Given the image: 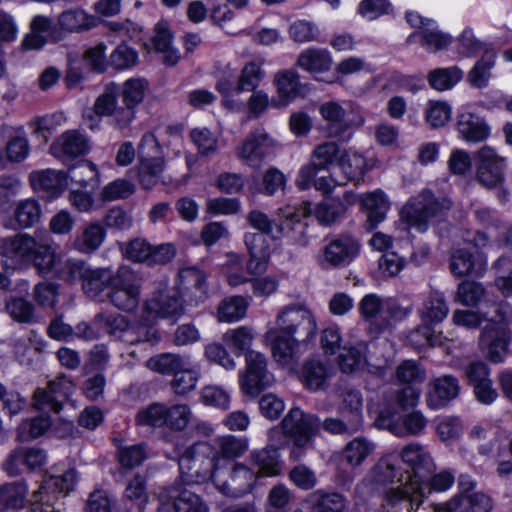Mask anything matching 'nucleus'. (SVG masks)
Wrapping results in <instances>:
<instances>
[{
  "label": "nucleus",
  "instance_id": "59",
  "mask_svg": "<svg viewBox=\"0 0 512 512\" xmlns=\"http://www.w3.org/2000/svg\"><path fill=\"white\" fill-rule=\"evenodd\" d=\"M278 95L280 97V106H286L293 99L299 90L298 74L292 70L281 72L276 77Z\"/></svg>",
  "mask_w": 512,
  "mask_h": 512
},
{
  "label": "nucleus",
  "instance_id": "24",
  "mask_svg": "<svg viewBox=\"0 0 512 512\" xmlns=\"http://www.w3.org/2000/svg\"><path fill=\"white\" fill-rule=\"evenodd\" d=\"M38 235L36 234L34 237L27 233H21L15 236L0 238V255L13 262H30Z\"/></svg>",
  "mask_w": 512,
  "mask_h": 512
},
{
  "label": "nucleus",
  "instance_id": "7",
  "mask_svg": "<svg viewBox=\"0 0 512 512\" xmlns=\"http://www.w3.org/2000/svg\"><path fill=\"white\" fill-rule=\"evenodd\" d=\"M450 207L451 203L449 200H439L431 191L425 190L412 198L403 207L401 214L410 227L415 228L419 232H425L430 222L440 217Z\"/></svg>",
  "mask_w": 512,
  "mask_h": 512
},
{
  "label": "nucleus",
  "instance_id": "15",
  "mask_svg": "<svg viewBox=\"0 0 512 512\" xmlns=\"http://www.w3.org/2000/svg\"><path fill=\"white\" fill-rule=\"evenodd\" d=\"M510 307L504 303H498L493 299H485L477 311L456 310L453 314L455 324L467 328H477L482 321L489 323L508 321Z\"/></svg>",
  "mask_w": 512,
  "mask_h": 512
},
{
  "label": "nucleus",
  "instance_id": "30",
  "mask_svg": "<svg viewBox=\"0 0 512 512\" xmlns=\"http://www.w3.org/2000/svg\"><path fill=\"white\" fill-rule=\"evenodd\" d=\"M431 505L436 512H489L492 509V500L482 492H475L466 497L456 496L443 504Z\"/></svg>",
  "mask_w": 512,
  "mask_h": 512
},
{
  "label": "nucleus",
  "instance_id": "58",
  "mask_svg": "<svg viewBox=\"0 0 512 512\" xmlns=\"http://www.w3.org/2000/svg\"><path fill=\"white\" fill-rule=\"evenodd\" d=\"M313 497L315 512H344L347 507V499L340 493H324L318 490Z\"/></svg>",
  "mask_w": 512,
  "mask_h": 512
},
{
  "label": "nucleus",
  "instance_id": "34",
  "mask_svg": "<svg viewBox=\"0 0 512 512\" xmlns=\"http://www.w3.org/2000/svg\"><path fill=\"white\" fill-rule=\"evenodd\" d=\"M119 84L110 82L105 85L103 92L97 97L94 103V112L98 115H103L111 118V124L119 130L125 129L130 124H120L116 114L121 109L117 104L119 97Z\"/></svg>",
  "mask_w": 512,
  "mask_h": 512
},
{
  "label": "nucleus",
  "instance_id": "4",
  "mask_svg": "<svg viewBox=\"0 0 512 512\" xmlns=\"http://www.w3.org/2000/svg\"><path fill=\"white\" fill-rule=\"evenodd\" d=\"M187 306L177 289L159 283L144 301L141 318L147 323L167 320L173 325L184 315Z\"/></svg>",
  "mask_w": 512,
  "mask_h": 512
},
{
  "label": "nucleus",
  "instance_id": "43",
  "mask_svg": "<svg viewBox=\"0 0 512 512\" xmlns=\"http://www.w3.org/2000/svg\"><path fill=\"white\" fill-rule=\"evenodd\" d=\"M297 65L311 73H322L330 70L332 57L326 49L308 48L299 54Z\"/></svg>",
  "mask_w": 512,
  "mask_h": 512
},
{
  "label": "nucleus",
  "instance_id": "53",
  "mask_svg": "<svg viewBox=\"0 0 512 512\" xmlns=\"http://www.w3.org/2000/svg\"><path fill=\"white\" fill-rule=\"evenodd\" d=\"M248 308V301L243 296H232L225 298L219 304L217 310L220 322H236L245 317Z\"/></svg>",
  "mask_w": 512,
  "mask_h": 512
},
{
  "label": "nucleus",
  "instance_id": "62",
  "mask_svg": "<svg viewBox=\"0 0 512 512\" xmlns=\"http://www.w3.org/2000/svg\"><path fill=\"white\" fill-rule=\"evenodd\" d=\"M476 261L473 254L466 248L455 249L450 259L451 272L458 277L472 274L476 271Z\"/></svg>",
  "mask_w": 512,
  "mask_h": 512
},
{
  "label": "nucleus",
  "instance_id": "37",
  "mask_svg": "<svg viewBox=\"0 0 512 512\" xmlns=\"http://www.w3.org/2000/svg\"><path fill=\"white\" fill-rule=\"evenodd\" d=\"M105 236L106 231L104 227L98 222H92L85 225L75 235L72 246L81 253L91 254L102 245Z\"/></svg>",
  "mask_w": 512,
  "mask_h": 512
},
{
  "label": "nucleus",
  "instance_id": "49",
  "mask_svg": "<svg viewBox=\"0 0 512 512\" xmlns=\"http://www.w3.org/2000/svg\"><path fill=\"white\" fill-rule=\"evenodd\" d=\"M496 53L492 49H486L480 60L469 71L467 79L471 86L484 88L488 85L490 70L495 64Z\"/></svg>",
  "mask_w": 512,
  "mask_h": 512
},
{
  "label": "nucleus",
  "instance_id": "35",
  "mask_svg": "<svg viewBox=\"0 0 512 512\" xmlns=\"http://www.w3.org/2000/svg\"><path fill=\"white\" fill-rule=\"evenodd\" d=\"M99 19L82 9H69L58 16L59 31L63 37L66 33H80L96 27Z\"/></svg>",
  "mask_w": 512,
  "mask_h": 512
},
{
  "label": "nucleus",
  "instance_id": "48",
  "mask_svg": "<svg viewBox=\"0 0 512 512\" xmlns=\"http://www.w3.org/2000/svg\"><path fill=\"white\" fill-rule=\"evenodd\" d=\"M463 78V71L457 66L436 68L427 75L429 85L437 91L453 88Z\"/></svg>",
  "mask_w": 512,
  "mask_h": 512
},
{
  "label": "nucleus",
  "instance_id": "2",
  "mask_svg": "<svg viewBox=\"0 0 512 512\" xmlns=\"http://www.w3.org/2000/svg\"><path fill=\"white\" fill-rule=\"evenodd\" d=\"M361 317L368 323L372 333L379 334L393 326L395 322L408 317L413 304L405 303L395 298H383L371 293L365 295L358 304Z\"/></svg>",
  "mask_w": 512,
  "mask_h": 512
},
{
  "label": "nucleus",
  "instance_id": "50",
  "mask_svg": "<svg viewBox=\"0 0 512 512\" xmlns=\"http://www.w3.org/2000/svg\"><path fill=\"white\" fill-rule=\"evenodd\" d=\"M255 338L254 330L248 326H239L235 329H229L223 334V341L234 350L237 356L247 353Z\"/></svg>",
  "mask_w": 512,
  "mask_h": 512
},
{
  "label": "nucleus",
  "instance_id": "39",
  "mask_svg": "<svg viewBox=\"0 0 512 512\" xmlns=\"http://www.w3.org/2000/svg\"><path fill=\"white\" fill-rule=\"evenodd\" d=\"M449 307L443 294L431 292L422 302L418 309L419 316L423 323L428 325L442 322L448 315Z\"/></svg>",
  "mask_w": 512,
  "mask_h": 512
},
{
  "label": "nucleus",
  "instance_id": "17",
  "mask_svg": "<svg viewBox=\"0 0 512 512\" xmlns=\"http://www.w3.org/2000/svg\"><path fill=\"white\" fill-rule=\"evenodd\" d=\"M73 388V383L67 377L60 376L50 381L46 388H38L34 392L33 405L37 410L59 413Z\"/></svg>",
  "mask_w": 512,
  "mask_h": 512
},
{
  "label": "nucleus",
  "instance_id": "16",
  "mask_svg": "<svg viewBox=\"0 0 512 512\" xmlns=\"http://www.w3.org/2000/svg\"><path fill=\"white\" fill-rule=\"evenodd\" d=\"M507 322L488 323L480 334L479 346L493 363L503 362L508 353L511 333Z\"/></svg>",
  "mask_w": 512,
  "mask_h": 512
},
{
  "label": "nucleus",
  "instance_id": "3",
  "mask_svg": "<svg viewBox=\"0 0 512 512\" xmlns=\"http://www.w3.org/2000/svg\"><path fill=\"white\" fill-rule=\"evenodd\" d=\"M181 481L185 485L212 480L218 484L222 472L217 466V452L208 442H197L185 449L179 458Z\"/></svg>",
  "mask_w": 512,
  "mask_h": 512
},
{
  "label": "nucleus",
  "instance_id": "36",
  "mask_svg": "<svg viewBox=\"0 0 512 512\" xmlns=\"http://www.w3.org/2000/svg\"><path fill=\"white\" fill-rule=\"evenodd\" d=\"M360 205L367 213L368 229H373L382 222L389 209V202L381 190L361 194Z\"/></svg>",
  "mask_w": 512,
  "mask_h": 512
},
{
  "label": "nucleus",
  "instance_id": "1",
  "mask_svg": "<svg viewBox=\"0 0 512 512\" xmlns=\"http://www.w3.org/2000/svg\"><path fill=\"white\" fill-rule=\"evenodd\" d=\"M263 60H252L247 62L234 82L235 70L230 63H216L217 81L215 88L221 94L222 105L230 110H241L244 102L239 98L242 92L257 90L265 77L262 69Z\"/></svg>",
  "mask_w": 512,
  "mask_h": 512
},
{
  "label": "nucleus",
  "instance_id": "29",
  "mask_svg": "<svg viewBox=\"0 0 512 512\" xmlns=\"http://www.w3.org/2000/svg\"><path fill=\"white\" fill-rule=\"evenodd\" d=\"M333 376V368L318 358H310L303 364L300 380L311 392L324 391L329 387Z\"/></svg>",
  "mask_w": 512,
  "mask_h": 512
},
{
  "label": "nucleus",
  "instance_id": "27",
  "mask_svg": "<svg viewBox=\"0 0 512 512\" xmlns=\"http://www.w3.org/2000/svg\"><path fill=\"white\" fill-rule=\"evenodd\" d=\"M90 149L89 141L77 130H68L60 135L50 146L53 156L62 161L72 160L86 154Z\"/></svg>",
  "mask_w": 512,
  "mask_h": 512
},
{
  "label": "nucleus",
  "instance_id": "31",
  "mask_svg": "<svg viewBox=\"0 0 512 512\" xmlns=\"http://www.w3.org/2000/svg\"><path fill=\"white\" fill-rule=\"evenodd\" d=\"M359 244L350 236L331 241L324 249V261L333 267L348 265L358 254Z\"/></svg>",
  "mask_w": 512,
  "mask_h": 512
},
{
  "label": "nucleus",
  "instance_id": "12",
  "mask_svg": "<svg viewBox=\"0 0 512 512\" xmlns=\"http://www.w3.org/2000/svg\"><path fill=\"white\" fill-rule=\"evenodd\" d=\"M283 433L299 446H308L320 431L321 419L305 413L298 407L291 408L281 421Z\"/></svg>",
  "mask_w": 512,
  "mask_h": 512
},
{
  "label": "nucleus",
  "instance_id": "10",
  "mask_svg": "<svg viewBox=\"0 0 512 512\" xmlns=\"http://www.w3.org/2000/svg\"><path fill=\"white\" fill-rule=\"evenodd\" d=\"M245 362V370L239 376L240 388L245 395L256 397L272 385L274 376L267 368L265 355L260 352L248 351Z\"/></svg>",
  "mask_w": 512,
  "mask_h": 512
},
{
  "label": "nucleus",
  "instance_id": "42",
  "mask_svg": "<svg viewBox=\"0 0 512 512\" xmlns=\"http://www.w3.org/2000/svg\"><path fill=\"white\" fill-rule=\"evenodd\" d=\"M338 163L343 173L341 180L344 185L349 181L359 183L362 180L367 167L363 155L348 149L340 155Z\"/></svg>",
  "mask_w": 512,
  "mask_h": 512
},
{
  "label": "nucleus",
  "instance_id": "47",
  "mask_svg": "<svg viewBox=\"0 0 512 512\" xmlns=\"http://www.w3.org/2000/svg\"><path fill=\"white\" fill-rule=\"evenodd\" d=\"M187 366H190L189 357L175 353H161L147 361V367L150 370L168 375H174Z\"/></svg>",
  "mask_w": 512,
  "mask_h": 512
},
{
  "label": "nucleus",
  "instance_id": "55",
  "mask_svg": "<svg viewBox=\"0 0 512 512\" xmlns=\"http://www.w3.org/2000/svg\"><path fill=\"white\" fill-rule=\"evenodd\" d=\"M215 451L225 459H235L242 456L248 450V439L226 435L215 439Z\"/></svg>",
  "mask_w": 512,
  "mask_h": 512
},
{
  "label": "nucleus",
  "instance_id": "57",
  "mask_svg": "<svg viewBox=\"0 0 512 512\" xmlns=\"http://www.w3.org/2000/svg\"><path fill=\"white\" fill-rule=\"evenodd\" d=\"M346 211V205L340 198H327L320 202L315 209V216L322 225H330Z\"/></svg>",
  "mask_w": 512,
  "mask_h": 512
},
{
  "label": "nucleus",
  "instance_id": "6",
  "mask_svg": "<svg viewBox=\"0 0 512 512\" xmlns=\"http://www.w3.org/2000/svg\"><path fill=\"white\" fill-rule=\"evenodd\" d=\"M276 330L295 341L309 342L316 335L317 323L312 311L301 304L284 306L276 317Z\"/></svg>",
  "mask_w": 512,
  "mask_h": 512
},
{
  "label": "nucleus",
  "instance_id": "54",
  "mask_svg": "<svg viewBox=\"0 0 512 512\" xmlns=\"http://www.w3.org/2000/svg\"><path fill=\"white\" fill-rule=\"evenodd\" d=\"M68 177L71 182L81 188L94 190L99 183V173L94 163L82 161L69 169Z\"/></svg>",
  "mask_w": 512,
  "mask_h": 512
},
{
  "label": "nucleus",
  "instance_id": "19",
  "mask_svg": "<svg viewBox=\"0 0 512 512\" xmlns=\"http://www.w3.org/2000/svg\"><path fill=\"white\" fill-rule=\"evenodd\" d=\"M274 140L261 129L251 132L237 149L239 159L250 167H260L273 153Z\"/></svg>",
  "mask_w": 512,
  "mask_h": 512
},
{
  "label": "nucleus",
  "instance_id": "63",
  "mask_svg": "<svg viewBox=\"0 0 512 512\" xmlns=\"http://www.w3.org/2000/svg\"><path fill=\"white\" fill-rule=\"evenodd\" d=\"M146 458L147 450L144 444L125 446L118 450V461L125 469H133L141 465Z\"/></svg>",
  "mask_w": 512,
  "mask_h": 512
},
{
  "label": "nucleus",
  "instance_id": "21",
  "mask_svg": "<svg viewBox=\"0 0 512 512\" xmlns=\"http://www.w3.org/2000/svg\"><path fill=\"white\" fill-rule=\"evenodd\" d=\"M149 83L145 78L133 77L119 85V96L122 100L121 109L118 111L120 124H131L136 116V107L142 103Z\"/></svg>",
  "mask_w": 512,
  "mask_h": 512
},
{
  "label": "nucleus",
  "instance_id": "40",
  "mask_svg": "<svg viewBox=\"0 0 512 512\" xmlns=\"http://www.w3.org/2000/svg\"><path fill=\"white\" fill-rule=\"evenodd\" d=\"M116 273L109 268H90L82 282L83 292L90 298H98L107 288H110Z\"/></svg>",
  "mask_w": 512,
  "mask_h": 512
},
{
  "label": "nucleus",
  "instance_id": "52",
  "mask_svg": "<svg viewBox=\"0 0 512 512\" xmlns=\"http://www.w3.org/2000/svg\"><path fill=\"white\" fill-rule=\"evenodd\" d=\"M13 218L19 228L25 229L35 226L41 219V208L34 199H25L18 202L13 212Z\"/></svg>",
  "mask_w": 512,
  "mask_h": 512
},
{
  "label": "nucleus",
  "instance_id": "41",
  "mask_svg": "<svg viewBox=\"0 0 512 512\" xmlns=\"http://www.w3.org/2000/svg\"><path fill=\"white\" fill-rule=\"evenodd\" d=\"M397 456L385 455L371 469L369 479L376 486H387L397 481H402L397 467Z\"/></svg>",
  "mask_w": 512,
  "mask_h": 512
},
{
  "label": "nucleus",
  "instance_id": "64",
  "mask_svg": "<svg viewBox=\"0 0 512 512\" xmlns=\"http://www.w3.org/2000/svg\"><path fill=\"white\" fill-rule=\"evenodd\" d=\"M173 506L176 512H208V507L195 492L183 489L175 497Z\"/></svg>",
  "mask_w": 512,
  "mask_h": 512
},
{
  "label": "nucleus",
  "instance_id": "22",
  "mask_svg": "<svg viewBox=\"0 0 512 512\" xmlns=\"http://www.w3.org/2000/svg\"><path fill=\"white\" fill-rule=\"evenodd\" d=\"M258 479L259 476L254 469L237 463L230 472V479L221 481V474H219L218 484L215 485L222 494L237 498L249 493Z\"/></svg>",
  "mask_w": 512,
  "mask_h": 512
},
{
  "label": "nucleus",
  "instance_id": "33",
  "mask_svg": "<svg viewBox=\"0 0 512 512\" xmlns=\"http://www.w3.org/2000/svg\"><path fill=\"white\" fill-rule=\"evenodd\" d=\"M249 460L259 478L277 476L281 472L280 454L274 445L253 450Z\"/></svg>",
  "mask_w": 512,
  "mask_h": 512
},
{
  "label": "nucleus",
  "instance_id": "56",
  "mask_svg": "<svg viewBox=\"0 0 512 512\" xmlns=\"http://www.w3.org/2000/svg\"><path fill=\"white\" fill-rule=\"evenodd\" d=\"M89 269L90 267L83 260L67 259L62 261L61 259L52 277L65 282H74L76 280L83 282Z\"/></svg>",
  "mask_w": 512,
  "mask_h": 512
},
{
  "label": "nucleus",
  "instance_id": "28",
  "mask_svg": "<svg viewBox=\"0 0 512 512\" xmlns=\"http://www.w3.org/2000/svg\"><path fill=\"white\" fill-rule=\"evenodd\" d=\"M60 260L61 256L52 238L47 233L38 235L33 257L30 259L37 271L43 276H53Z\"/></svg>",
  "mask_w": 512,
  "mask_h": 512
},
{
  "label": "nucleus",
  "instance_id": "51",
  "mask_svg": "<svg viewBox=\"0 0 512 512\" xmlns=\"http://www.w3.org/2000/svg\"><path fill=\"white\" fill-rule=\"evenodd\" d=\"M164 170V159L159 156L140 158L139 181L143 188L150 189L155 186Z\"/></svg>",
  "mask_w": 512,
  "mask_h": 512
},
{
  "label": "nucleus",
  "instance_id": "14",
  "mask_svg": "<svg viewBox=\"0 0 512 512\" xmlns=\"http://www.w3.org/2000/svg\"><path fill=\"white\" fill-rule=\"evenodd\" d=\"M340 146L334 141L317 145L310 156V162L304 165L297 176L296 185L301 190L311 187L313 178L320 170H328L340 157Z\"/></svg>",
  "mask_w": 512,
  "mask_h": 512
},
{
  "label": "nucleus",
  "instance_id": "8",
  "mask_svg": "<svg viewBox=\"0 0 512 512\" xmlns=\"http://www.w3.org/2000/svg\"><path fill=\"white\" fill-rule=\"evenodd\" d=\"M319 112L331 138H341L349 130L364 124V117L351 102L327 101L320 105Z\"/></svg>",
  "mask_w": 512,
  "mask_h": 512
},
{
  "label": "nucleus",
  "instance_id": "32",
  "mask_svg": "<svg viewBox=\"0 0 512 512\" xmlns=\"http://www.w3.org/2000/svg\"><path fill=\"white\" fill-rule=\"evenodd\" d=\"M266 338L271 341L272 355L277 363L282 366H291L297 362L299 355L297 347L301 341H295L293 337L282 334L276 329H270Z\"/></svg>",
  "mask_w": 512,
  "mask_h": 512
},
{
  "label": "nucleus",
  "instance_id": "9",
  "mask_svg": "<svg viewBox=\"0 0 512 512\" xmlns=\"http://www.w3.org/2000/svg\"><path fill=\"white\" fill-rule=\"evenodd\" d=\"M405 17L407 22L416 29L407 37L408 44L419 42L429 53L446 49L451 44V36L442 32L433 19L422 17L414 11L406 12Z\"/></svg>",
  "mask_w": 512,
  "mask_h": 512
},
{
  "label": "nucleus",
  "instance_id": "18",
  "mask_svg": "<svg viewBox=\"0 0 512 512\" xmlns=\"http://www.w3.org/2000/svg\"><path fill=\"white\" fill-rule=\"evenodd\" d=\"M476 159L479 183L487 188L501 186L505 179V159L498 156L495 149L487 145L477 151Z\"/></svg>",
  "mask_w": 512,
  "mask_h": 512
},
{
  "label": "nucleus",
  "instance_id": "13",
  "mask_svg": "<svg viewBox=\"0 0 512 512\" xmlns=\"http://www.w3.org/2000/svg\"><path fill=\"white\" fill-rule=\"evenodd\" d=\"M141 285L134 274L125 269H119L112 282L108 298L112 305L119 310L132 312L139 305Z\"/></svg>",
  "mask_w": 512,
  "mask_h": 512
},
{
  "label": "nucleus",
  "instance_id": "23",
  "mask_svg": "<svg viewBox=\"0 0 512 512\" xmlns=\"http://www.w3.org/2000/svg\"><path fill=\"white\" fill-rule=\"evenodd\" d=\"M367 351V343L363 341L357 342L355 345L349 347H344L338 358L341 371L344 373H353L367 365L381 373L387 365V360L380 359L377 362H373L372 357L366 355Z\"/></svg>",
  "mask_w": 512,
  "mask_h": 512
},
{
  "label": "nucleus",
  "instance_id": "45",
  "mask_svg": "<svg viewBox=\"0 0 512 512\" xmlns=\"http://www.w3.org/2000/svg\"><path fill=\"white\" fill-rule=\"evenodd\" d=\"M30 180L36 191H42L50 196H56L60 193L64 185L65 176L60 171L46 169L33 172L30 175Z\"/></svg>",
  "mask_w": 512,
  "mask_h": 512
},
{
  "label": "nucleus",
  "instance_id": "44",
  "mask_svg": "<svg viewBox=\"0 0 512 512\" xmlns=\"http://www.w3.org/2000/svg\"><path fill=\"white\" fill-rule=\"evenodd\" d=\"M155 50L162 54L163 62L168 66H174L180 59V55L172 46V34L167 23L159 22L155 26V35L152 39Z\"/></svg>",
  "mask_w": 512,
  "mask_h": 512
},
{
  "label": "nucleus",
  "instance_id": "61",
  "mask_svg": "<svg viewBox=\"0 0 512 512\" xmlns=\"http://www.w3.org/2000/svg\"><path fill=\"white\" fill-rule=\"evenodd\" d=\"M375 449V445L365 438H355L344 450V457L351 466L360 465Z\"/></svg>",
  "mask_w": 512,
  "mask_h": 512
},
{
  "label": "nucleus",
  "instance_id": "46",
  "mask_svg": "<svg viewBox=\"0 0 512 512\" xmlns=\"http://www.w3.org/2000/svg\"><path fill=\"white\" fill-rule=\"evenodd\" d=\"M27 494L28 486L22 481L6 483L0 486V511L23 508Z\"/></svg>",
  "mask_w": 512,
  "mask_h": 512
},
{
  "label": "nucleus",
  "instance_id": "5",
  "mask_svg": "<svg viewBox=\"0 0 512 512\" xmlns=\"http://www.w3.org/2000/svg\"><path fill=\"white\" fill-rule=\"evenodd\" d=\"M76 481L77 473L74 469L46 477L39 490L33 492L34 502L27 512H62L55 504L74 489Z\"/></svg>",
  "mask_w": 512,
  "mask_h": 512
},
{
  "label": "nucleus",
  "instance_id": "38",
  "mask_svg": "<svg viewBox=\"0 0 512 512\" xmlns=\"http://www.w3.org/2000/svg\"><path fill=\"white\" fill-rule=\"evenodd\" d=\"M457 129L467 142H481L490 135V127L484 119L472 113H462L458 116Z\"/></svg>",
  "mask_w": 512,
  "mask_h": 512
},
{
  "label": "nucleus",
  "instance_id": "11",
  "mask_svg": "<svg viewBox=\"0 0 512 512\" xmlns=\"http://www.w3.org/2000/svg\"><path fill=\"white\" fill-rule=\"evenodd\" d=\"M425 497L421 482L415 479L406 480L401 485L385 491L381 507L384 512H400L404 508L412 512L424 503Z\"/></svg>",
  "mask_w": 512,
  "mask_h": 512
},
{
  "label": "nucleus",
  "instance_id": "60",
  "mask_svg": "<svg viewBox=\"0 0 512 512\" xmlns=\"http://www.w3.org/2000/svg\"><path fill=\"white\" fill-rule=\"evenodd\" d=\"M456 299L462 305L475 306L478 303L481 305L485 299L490 298L480 283L466 280L458 285Z\"/></svg>",
  "mask_w": 512,
  "mask_h": 512
},
{
  "label": "nucleus",
  "instance_id": "20",
  "mask_svg": "<svg viewBox=\"0 0 512 512\" xmlns=\"http://www.w3.org/2000/svg\"><path fill=\"white\" fill-rule=\"evenodd\" d=\"M173 288L179 291L186 305L198 306L207 298L205 274L196 267L181 269Z\"/></svg>",
  "mask_w": 512,
  "mask_h": 512
},
{
  "label": "nucleus",
  "instance_id": "26",
  "mask_svg": "<svg viewBox=\"0 0 512 512\" xmlns=\"http://www.w3.org/2000/svg\"><path fill=\"white\" fill-rule=\"evenodd\" d=\"M427 393V405L431 409H440L458 397L460 383L457 377L445 374L431 380Z\"/></svg>",
  "mask_w": 512,
  "mask_h": 512
},
{
  "label": "nucleus",
  "instance_id": "25",
  "mask_svg": "<svg viewBox=\"0 0 512 512\" xmlns=\"http://www.w3.org/2000/svg\"><path fill=\"white\" fill-rule=\"evenodd\" d=\"M399 456L413 473L407 477V480L415 479L420 482L421 477L431 473L435 468L430 452L420 443H410L404 446Z\"/></svg>",
  "mask_w": 512,
  "mask_h": 512
}]
</instances>
